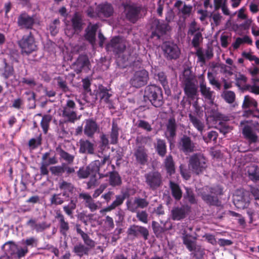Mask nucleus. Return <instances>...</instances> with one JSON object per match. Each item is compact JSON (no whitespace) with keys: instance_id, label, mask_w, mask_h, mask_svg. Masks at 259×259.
Returning a JSON list of instances; mask_svg holds the SVG:
<instances>
[{"instance_id":"58836bf2","label":"nucleus","mask_w":259,"mask_h":259,"mask_svg":"<svg viewBox=\"0 0 259 259\" xmlns=\"http://www.w3.org/2000/svg\"><path fill=\"white\" fill-rule=\"evenodd\" d=\"M118 137V128L116 123H112V130L110 134V143L115 144L117 143Z\"/></svg>"},{"instance_id":"20e7f679","label":"nucleus","mask_w":259,"mask_h":259,"mask_svg":"<svg viewBox=\"0 0 259 259\" xmlns=\"http://www.w3.org/2000/svg\"><path fill=\"white\" fill-rule=\"evenodd\" d=\"M2 250L5 254L10 257L14 259H20L23 257L28 252L27 247H19L14 242L8 241L5 243L2 246Z\"/></svg>"},{"instance_id":"6ab92c4d","label":"nucleus","mask_w":259,"mask_h":259,"mask_svg":"<svg viewBox=\"0 0 259 259\" xmlns=\"http://www.w3.org/2000/svg\"><path fill=\"white\" fill-rule=\"evenodd\" d=\"M189 210V208L187 206L174 207L171 211L172 219L175 221H180L184 219L188 214Z\"/></svg>"},{"instance_id":"13d9d810","label":"nucleus","mask_w":259,"mask_h":259,"mask_svg":"<svg viewBox=\"0 0 259 259\" xmlns=\"http://www.w3.org/2000/svg\"><path fill=\"white\" fill-rule=\"evenodd\" d=\"M219 66L222 72L228 74L230 75L233 74V71L234 70L232 69V66H227L224 64H220Z\"/></svg>"},{"instance_id":"1a4fd4ad","label":"nucleus","mask_w":259,"mask_h":259,"mask_svg":"<svg viewBox=\"0 0 259 259\" xmlns=\"http://www.w3.org/2000/svg\"><path fill=\"white\" fill-rule=\"evenodd\" d=\"M162 49L164 56L167 59H177L181 54V51L178 46L170 41H166L162 45Z\"/></svg>"},{"instance_id":"4468645a","label":"nucleus","mask_w":259,"mask_h":259,"mask_svg":"<svg viewBox=\"0 0 259 259\" xmlns=\"http://www.w3.org/2000/svg\"><path fill=\"white\" fill-rule=\"evenodd\" d=\"M125 48V41L119 37L113 38L110 42L107 45V49L108 50H112L116 53L123 52Z\"/></svg>"},{"instance_id":"dca6fc26","label":"nucleus","mask_w":259,"mask_h":259,"mask_svg":"<svg viewBox=\"0 0 259 259\" xmlns=\"http://www.w3.org/2000/svg\"><path fill=\"white\" fill-rule=\"evenodd\" d=\"M127 234L128 235L133 236L135 237L141 235L145 240H147L149 235V232L148 230L144 227L133 225L128 229Z\"/></svg>"},{"instance_id":"e433bc0d","label":"nucleus","mask_w":259,"mask_h":259,"mask_svg":"<svg viewBox=\"0 0 259 259\" xmlns=\"http://www.w3.org/2000/svg\"><path fill=\"white\" fill-rule=\"evenodd\" d=\"M256 106L257 102L254 99L249 96H245L242 105L244 109L252 108L254 109L256 108Z\"/></svg>"},{"instance_id":"6e6552de","label":"nucleus","mask_w":259,"mask_h":259,"mask_svg":"<svg viewBox=\"0 0 259 259\" xmlns=\"http://www.w3.org/2000/svg\"><path fill=\"white\" fill-rule=\"evenodd\" d=\"M250 197L248 191L240 190L236 192L233 201L235 205L239 209L246 208L250 202Z\"/></svg>"},{"instance_id":"774afa93","label":"nucleus","mask_w":259,"mask_h":259,"mask_svg":"<svg viewBox=\"0 0 259 259\" xmlns=\"http://www.w3.org/2000/svg\"><path fill=\"white\" fill-rule=\"evenodd\" d=\"M248 91L253 94L258 95L259 94V84L253 83L250 85L248 87Z\"/></svg>"},{"instance_id":"e2e57ef3","label":"nucleus","mask_w":259,"mask_h":259,"mask_svg":"<svg viewBox=\"0 0 259 259\" xmlns=\"http://www.w3.org/2000/svg\"><path fill=\"white\" fill-rule=\"evenodd\" d=\"M136 203L138 207L141 208L146 207L149 204L145 199L141 198H136Z\"/></svg>"},{"instance_id":"79ce46f5","label":"nucleus","mask_w":259,"mask_h":259,"mask_svg":"<svg viewBox=\"0 0 259 259\" xmlns=\"http://www.w3.org/2000/svg\"><path fill=\"white\" fill-rule=\"evenodd\" d=\"M110 184L113 186L119 185L121 183V179L118 174L115 172H111L110 175Z\"/></svg>"},{"instance_id":"2f4dec72","label":"nucleus","mask_w":259,"mask_h":259,"mask_svg":"<svg viewBox=\"0 0 259 259\" xmlns=\"http://www.w3.org/2000/svg\"><path fill=\"white\" fill-rule=\"evenodd\" d=\"M79 197L83 199L85 201L87 206L92 211H94L97 209L98 205L94 202L91 196L87 193H80Z\"/></svg>"},{"instance_id":"de8ad7c7","label":"nucleus","mask_w":259,"mask_h":259,"mask_svg":"<svg viewBox=\"0 0 259 259\" xmlns=\"http://www.w3.org/2000/svg\"><path fill=\"white\" fill-rule=\"evenodd\" d=\"M125 199V196L124 195H117L116 196V199L113 202V203L109 206L108 210H112L118 206L120 205Z\"/></svg>"},{"instance_id":"a878e982","label":"nucleus","mask_w":259,"mask_h":259,"mask_svg":"<svg viewBox=\"0 0 259 259\" xmlns=\"http://www.w3.org/2000/svg\"><path fill=\"white\" fill-rule=\"evenodd\" d=\"M79 152L82 153L88 152L90 154L94 153V145L88 140H80L79 141Z\"/></svg>"},{"instance_id":"6e6d98bb","label":"nucleus","mask_w":259,"mask_h":259,"mask_svg":"<svg viewBox=\"0 0 259 259\" xmlns=\"http://www.w3.org/2000/svg\"><path fill=\"white\" fill-rule=\"evenodd\" d=\"M196 55L198 57V61L202 63V65L205 62V56L204 51L202 48L196 49Z\"/></svg>"},{"instance_id":"a18cd8bd","label":"nucleus","mask_w":259,"mask_h":259,"mask_svg":"<svg viewBox=\"0 0 259 259\" xmlns=\"http://www.w3.org/2000/svg\"><path fill=\"white\" fill-rule=\"evenodd\" d=\"M99 161H95L90 163L87 167L88 169L90 172L91 175L96 176V175L99 171Z\"/></svg>"},{"instance_id":"9d476101","label":"nucleus","mask_w":259,"mask_h":259,"mask_svg":"<svg viewBox=\"0 0 259 259\" xmlns=\"http://www.w3.org/2000/svg\"><path fill=\"white\" fill-rule=\"evenodd\" d=\"M19 45L22 52L29 54L36 50V45L34 39L31 35L24 36L19 41Z\"/></svg>"},{"instance_id":"7ed1b4c3","label":"nucleus","mask_w":259,"mask_h":259,"mask_svg":"<svg viewBox=\"0 0 259 259\" xmlns=\"http://www.w3.org/2000/svg\"><path fill=\"white\" fill-rule=\"evenodd\" d=\"M144 97L148 98L156 107H160L163 103L161 89L155 85H148L146 88Z\"/></svg>"},{"instance_id":"f8f14e48","label":"nucleus","mask_w":259,"mask_h":259,"mask_svg":"<svg viewBox=\"0 0 259 259\" xmlns=\"http://www.w3.org/2000/svg\"><path fill=\"white\" fill-rule=\"evenodd\" d=\"M182 239L184 244L190 251H200L201 254L202 253L203 250L196 244V238L186 234L185 231L183 233Z\"/></svg>"},{"instance_id":"f03ea898","label":"nucleus","mask_w":259,"mask_h":259,"mask_svg":"<svg viewBox=\"0 0 259 259\" xmlns=\"http://www.w3.org/2000/svg\"><path fill=\"white\" fill-rule=\"evenodd\" d=\"M182 79L186 95L189 98L193 100L197 94V87L189 70H184Z\"/></svg>"},{"instance_id":"680f3d73","label":"nucleus","mask_w":259,"mask_h":259,"mask_svg":"<svg viewBox=\"0 0 259 259\" xmlns=\"http://www.w3.org/2000/svg\"><path fill=\"white\" fill-rule=\"evenodd\" d=\"M236 81L237 85L240 86L244 84L247 80V78L245 75L241 73H238L236 75Z\"/></svg>"},{"instance_id":"4c0bfd02","label":"nucleus","mask_w":259,"mask_h":259,"mask_svg":"<svg viewBox=\"0 0 259 259\" xmlns=\"http://www.w3.org/2000/svg\"><path fill=\"white\" fill-rule=\"evenodd\" d=\"M89 63V60L87 56L80 55L75 63V65L78 68V71L80 72L83 67L88 65Z\"/></svg>"},{"instance_id":"a19ab883","label":"nucleus","mask_w":259,"mask_h":259,"mask_svg":"<svg viewBox=\"0 0 259 259\" xmlns=\"http://www.w3.org/2000/svg\"><path fill=\"white\" fill-rule=\"evenodd\" d=\"M156 149L158 154L161 156H163L166 151V145L164 141L159 139L158 140Z\"/></svg>"},{"instance_id":"7c9ffc66","label":"nucleus","mask_w":259,"mask_h":259,"mask_svg":"<svg viewBox=\"0 0 259 259\" xmlns=\"http://www.w3.org/2000/svg\"><path fill=\"white\" fill-rule=\"evenodd\" d=\"M175 7L178 8L183 15H190L192 9L191 6L187 5L181 1H177L175 4Z\"/></svg>"},{"instance_id":"473e14b6","label":"nucleus","mask_w":259,"mask_h":259,"mask_svg":"<svg viewBox=\"0 0 259 259\" xmlns=\"http://www.w3.org/2000/svg\"><path fill=\"white\" fill-rule=\"evenodd\" d=\"M56 218L60 223V232L63 235H66V232L69 229L68 223L65 221L64 216L60 212L56 213Z\"/></svg>"},{"instance_id":"ea45409f","label":"nucleus","mask_w":259,"mask_h":259,"mask_svg":"<svg viewBox=\"0 0 259 259\" xmlns=\"http://www.w3.org/2000/svg\"><path fill=\"white\" fill-rule=\"evenodd\" d=\"M170 187L173 196L177 200L180 199L182 197V192L179 186L177 184L170 182Z\"/></svg>"},{"instance_id":"3c124183","label":"nucleus","mask_w":259,"mask_h":259,"mask_svg":"<svg viewBox=\"0 0 259 259\" xmlns=\"http://www.w3.org/2000/svg\"><path fill=\"white\" fill-rule=\"evenodd\" d=\"M75 208L76 201L72 200L67 205H65L63 207V209L67 214L72 217L73 210H74Z\"/></svg>"},{"instance_id":"c85d7f7f","label":"nucleus","mask_w":259,"mask_h":259,"mask_svg":"<svg viewBox=\"0 0 259 259\" xmlns=\"http://www.w3.org/2000/svg\"><path fill=\"white\" fill-rule=\"evenodd\" d=\"M135 156L138 162L141 164H145L147 161V154L143 147H139L135 152Z\"/></svg>"},{"instance_id":"f3484780","label":"nucleus","mask_w":259,"mask_h":259,"mask_svg":"<svg viewBox=\"0 0 259 259\" xmlns=\"http://www.w3.org/2000/svg\"><path fill=\"white\" fill-rule=\"evenodd\" d=\"M83 128L84 133L89 137H92L95 133L99 130V125L92 119H86L84 121Z\"/></svg>"},{"instance_id":"39448f33","label":"nucleus","mask_w":259,"mask_h":259,"mask_svg":"<svg viewBox=\"0 0 259 259\" xmlns=\"http://www.w3.org/2000/svg\"><path fill=\"white\" fill-rule=\"evenodd\" d=\"M201 194L202 199L210 205H219L220 204L217 196L222 193V189L219 186L213 187H205Z\"/></svg>"},{"instance_id":"b1692460","label":"nucleus","mask_w":259,"mask_h":259,"mask_svg":"<svg viewBox=\"0 0 259 259\" xmlns=\"http://www.w3.org/2000/svg\"><path fill=\"white\" fill-rule=\"evenodd\" d=\"M26 225L30 226L32 230H35L36 232H42L46 229L49 227V225H48L45 222L36 223V221L34 219L29 220L27 222Z\"/></svg>"},{"instance_id":"72a5a7b5","label":"nucleus","mask_w":259,"mask_h":259,"mask_svg":"<svg viewBox=\"0 0 259 259\" xmlns=\"http://www.w3.org/2000/svg\"><path fill=\"white\" fill-rule=\"evenodd\" d=\"M63 116L68 121L74 122L77 119V115L73 110L68 107H64L63 111Z\"/></svg>"},{"instance_id":"a211bd4d","label":"nucleus","mask_w":259,"mask_h":259,"mask_svg":"<svg viewBox=\"0 0 259 259\" xmlns=\"http://www.w3.org/2000/svg\"><path fill=\"white\" fill-rule=\"evenodd\" d=\"M179 147L185 153L192 152L195 150V144L187 136H183L179 143Z\"/></svg>"},{"instance_id":"052dcab7","label":"nucleus","mask_w":259,"mask_h":259,"mask_svg":"<svg viewBox=\"0 0 259 259\" xmlns=\"http://www.w3.org/2000/svg\"><path fill=\"white\" fill-rule=\"evenodd\" d=\"M137 217L141 222L146 224L148 222V214L145 211H138Z\"/></svg>"},{"instance_id":"0eeeda50","label":"nucleus","mask_w":259,"mask_h":259,"mask_svg":"<svg viewBox=\"0 0 259 259\" xmlns=\"http://www.w3.org/2000/svg\"><path fill=\"white\" fill-rule=\"evenodd\" d=\"M189 166L193 172L199 174L207 167L206 159L202 154H195L190 158Z\"/></svg>"},{"instance_id":"2eb2a0df","label":"nucleus","mask_w":259,"mask_h":259,"mask_svg":"<svg viewBox=\"0 0 259 259\" xmlns=\"http://www.w3.org/2000/svg\"><path fill=\"white\" fill-rule=\"evenodd\" d=\"M72 28L69 29V26L67 25V28L65 30L66 34L71 37L76 31H80L82 28L81 19L80 15L75 13L72 18Z\"/></svg>"},{"instance_id":"aec40b11","label":"nucleus","mask_w":259,"mask_h":259,"mask_svg":"<svg viewBox=\"0 0 259 259\" xmlns=\"http://www.w3.org/2000/svg\"><path fill=\"white\" fill-rule=\"evenodd\" d=\"M126 18L131 22H135L138 19V15L140 12V8L135 5H126L124 7Z\"/></svg>"},{"instance_id":"4be33fe9","label":"nucleus","mask_w":259,"mask_h":259,"mask_svg":"<svg viewBox=\"0 0 259 259\" xmlns=\"http://www.w3.org/2000/svg\"><path fill=\"white\" fill-rule=\"evenodd\" d=\"M98 27L99 26L97 24H90L85 30L84 37L93 45L95 42V35Z\"/></svg>"},{"instance_id":"5fc2aeb1","label":"nucleus","mask_w":259,"mask_h":259,"mask_svg":"<svg viewBox=\"0 0 259 259\" xmlns=\"http://www.w3.org/2000/svg\"><path fill=\"white\" fill-rule=\"evenodd\" d=\"M60 155L62 159L67 161L68 163H72L74 160V156L63 150L60 151Z\"/></svg>"},{"instance_id":"393cba45","label":"nucleus","mask_w":259,"mask_h":259,"mask_svg":"<svg viewBox=\"0 0 259 259\" xmlns=\"http://www.w3.org/2000/svg\"><path fill=\"white\" fill-rule=\"evenodd\" d=\"M76 231L78 234H79L83 242L84 243V245L85 247H88L89 249L90 250L91 249L94 248L95 246V243L94 240L91 239L89 236L84 232L79 227H77L76 228Z\"/></svg>"},{"instance_id":"338daca9","label":"nucleus","mask_w":259,"mask_h":259,"mask_svg":"<svg viewBox=\"0 0 259 259\" xmlns=\"http://www.w3.org/2000/svg\"><path fill=\"white\" fill-rule=\"evenodd\" d=\"M244 20V22L240 25V27L244 30H248L251 25L252 20L251 18H247Z\"/></svg>"},{"instance_id":"603ef678","label":"nucleus","mask_w":259,"mask_h":259,"mask_svg":"<svg viewBox=\"0 0 259 259\" xmlns=\"http://www.w3.org/2000/svg\"><path fill=\"white\" fill-rule=\"evenodd\" d=\"M49 155V153H46L42 155V159L43 162H44L46 164H48V165H50V164H56L58 162V160L55 156H53L52 157H50L48 158Z\"/></svg>"},{"instance_id":"ddd939ff","label":"nucleus","mask_w":259,"mask_h":259,"mask_svg":"<svg viewBox=\"0 0 259 259\" xmlns=\"http://www.w3.org/2000/svg\"><path fill=\"white\" fill-rule=\"evenodd\" d=\"M151 28L152 36H156L159 38L168 30V25L163 21L154 19L152 21Z\"/></svg>"},{"instance_id":"f257e3e1","label":"nucleus","mask_w":259,"mask_h":259,"mask_svg":"<svg viewBox=\"0 0 259 259\" xmlns=\"http://www.w3.org/2000/svg\"><path fill=\"white\" fill-rule=\"evenodd\" d=\"M199 78L201 93L205 100L208 101L207 104H206L204 106L205 114L209 116L218 117V113L217 112V106L213 102L212 92L210 91L209 88L206 87L205 83H204L203 75H201Z\"/></svg>"},{"instance_id":"8fccbe9b","label":"nucleus","mask_w":259,"mask_h":259,"mask_svg":"<svg viewBox=\"0 0 259 259\" xmlns=\"http://www.w3.org/2000/svg\"><path fill=\"white\" fill-rule=\"evenodd\" d=\"M202 39L201 33L200 32H196L192 39V44L193 46L196 49L199 48V46Z\"/></svg>"},{"instance_id":"864d4df0","label":"nucleus","mask_w":259,"mask_h":259,"mask_svg":"<svg viewBox=\"0 0 259 259\" xmlns=\"http://www.w3.org/2000/svg\"><path fill=\"white\" fill-rule=\"evenodd\" d=\"M65 195V193H63L62 195L61 194L54 195L51 199V203L56 205L62 204L64 202V198L62 196Z\"/></svg>"},{"instance_id":"c756f323","label":"nucleus","mask_w":259,"mask_h":259,"mask_svg":"<svg viewBox=\"0 0 259 259\" xmlns=\"http://www.w3.org/2000/svg\"><path fill=\"white\" fill-rule=\"evenodd\" d=\"M98 10L99 11V15L101 16L103 15L106 17L110 16L113 12V9L112 6L108 4H105L100 5L98 7Z\"/></svg>"},{"instance_id":"c9c22d12","label":"nucleus","mask_w":259,"mask_h":259,"mask_svg":"<svg viewBox=\"0 0 259 259\" xmlns=\"http://www.w3.org/2000/svg\"><path fill=\"white\" fill-rule=\"evenodd\" d=\"M247 172L249 178L253 181L257 182V179H259V168L254 165H250L248 167Z\"/></svg>"},{"instance_id":"412c9836","label":"nucleus","mask_w":259,"mask_h":259,"mask_svg":"<svg viewBox=\"0 0 259 259\" xmlns=\"http://www.w3.org/2000/svg\"><path fill=\"white\" fill-rule=\"evenodd\" d=\"M146 182L152 189H155L161 184L160 175L157 172H150L146 176Z\"/></svg>"},{"instance_id":"09e8293b","label":"nucleus","mask_w":259,"mask_h":259,"mask_svg":"<svg viewBox=\"0 0 259 259\" xmlns=\"http://www.w3.org/2000/svg\"><path fill=\"white\" fill-rule=\"evenodd\" d=\"M222 96L226 102L229 103H233L235 99V95L232 91H225L222 94Z\"/></svg>"},{"instance_id":"bf43d9fd","label":"nucleus","mask_w":259,"mask_h":259,"mask_svg":"<svg viewBox=\"0 0 259 259\" xmlns=\"http://www.w3.org/2000/svg\"><path fill=\"white\" fill-rule=\"evenodd\" d=\"M51 172L57 176H59L64 172V168L63 166H55L50 168Z\"/></svg>"},{"instance_id":"bb28decb","label":"nucleus","mask_w":259,"mask_h":259,"mask_svg":"<svg viewBox=\"0 0 259 259\" xmlns=\"http://www.w3.org/2000/svg\"><path fill=\"white\" fill-rule=\"evenodd\" d=\"M176 120L174 118H171L168 120L167 124V130L166 136L169 141L170 139L173 138L176 135Z\"/></svg>"},{"instance_id":"49530a36","label":"nucleus","mask_w":259,"mask_h":259,"mask_svg":"<svg viewBox=\"0 0 259 259\" xmlns=\"http://www.w3.org/2000/svg\"><path fill=\"white\" fill-rule=\"evenodd\" d=\"M189 118L193 123V125L200 132H202L203 130V124L197 117L193 116L192 114L189 115Z\"/></svg>"},{"instance_id":"cd10ccee","label":"nucleus","mask_w":259,"mask_h":259,"mask_svg":"<svg viewBox=\"0 0 259 259\" xmlns=\"http://www.w3.org/2000/svg\"><path fill=\"white\" fill-rule=\"evenodd\" d=\"M97 95L100 97L101 102H104L107 104L110 103L109 98L111 95L108 93L107 89L102 85L99 87Z\"/></svg>"},{"instance_id":"f704fd0d","label":"nucleus","mask_w":259,"mask_h":259,"mask_svg":"<svg viewBox=\"0 0 259 259\" xmlns=\"http://www.w3.org/2000/svg\"><path fill=\"white\" fill-rule=\"evenodd\" d=\"M73 251L77 255L81 257L83 255L88 254L90 250L88 247H85L84 245L79 243L74 246Z\"/></svg>"},{"instance_id":"4d7b16f0","label":"nucleus","mask_w":259,"mask_h":259,"mask_svg":"<svg viewBox=\"0 0 259 259\" xmlns=\"http://www.w3.org/2000/svg\"><path fill=\"white\" fill-rule=\"evenodd\" d=\"M60 188L64 190L66 194L67 192H71L73 189L72 185L70 183L63 181L60 183Z\"/></svg>"},{"instance_id":"37998d69","label":"nucleus","mask_w":259,"mask_h":259,"mask_svg":"<svg viewBox=\"0 0 259 259\" xmlns=\"http://www.w3.org/2000/svg\"><path fill=\"white\" fill-rule=\"evenodd\" d=\"M164 163L167 172L170 175L173 174L175 172V166L172 157L171 156L167 157L165 160Z\"/></svg>"},{"instance_id":"423d86ee","label":"nucleus","mask_w":259,"mask_h":259,"mask_svg":"<svg viewBox=\"0 0 259 259\" xmlns=\"http://www.w3.org/2000/svg\"><path fill=\"white\" fill-rule=\"evenodd\" d=\"M242 127V133L246 139H247L250 143L256 142L258 140L257 133L259 132L257 128L254 125L247 121L241 122Z\"/></svg>"},{"instance_id":"9b49d317","label":"nucleus","mask_w":259,"mask_h":259,"mask_svg":"<svg viewBox=\"0 0 259 259\" xmlns=\"http://www.w3.org/2000/svg\"><path fill=\"white\" fill-rule=\"evenodd\" d=\"M149 78L148 73L145 70L137 71L131 79V84L135 88H140L145 85Z\"/></svg>"},{"instance_id":"0e129e2a","label":"nucleus","mask_w":259,"mask_h":259,"mask_svg":"<svg viewBox=\"0 0 259 259\" xmlns=\"http://www.w3.org/2000/svg\"><path fill=\"white\" fill-rule=\"evenodd\" d=\"M127 207L129 210L132 212H136L137 209L139 208L136 203V198L134 201H127L126 202Z\"/></svg>"},{"instance_id":"69168bd1","label":"nucleus","mask_w":259,"mask_h":259,"mask_svg":"<svg viewBox=\"0 0 259 259\" xmlns=\"http://www.w3.org/2000/svg\"><path fill=\"white\" fill-rule=\"evenodd\" d=\"M218 133L215 131H211L208 133L207 138H203L204 140L208 143L209 141H215L217 139Z\"/></svg>"},{"instance_id":"5701e85b","label":"nucleus","mask_w":259,"mask_h":259,"mask_svg":"<svg viewBox=\"0 0 259 259\" xmlns=\"http://www.w3.org/2000/svg\"><path fill=\"white\" fill-rule=\"evenodd\" d=\"M18 22L22 27L30 28L34 23V19L26 14H22L19 16Z\"/></svg>"},{"instance_id":"c03bdc74","label":"nucleus","mask_w":259,"mask_h":259,"mask_svg":"<svg viewBox=\"0 0 259 259\" xmlns=\"http://www.w3.org/2000/svg\"><path fill=\"white\" fill-rule=\"evenodd\" d=\"M52 120V117L50 115H46L43 116L41 121V126L44 132L46 134L48 132L49 124Z\"/></svg>"}]
</instances>
